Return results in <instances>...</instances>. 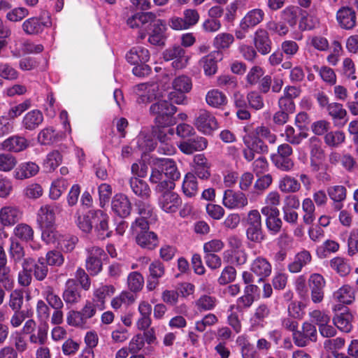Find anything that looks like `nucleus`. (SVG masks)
Listing matches in <instances>:
<instances>
[{
	"instance_id": "1",
	"label": "nucleus",
	"mask_w": 358,
	"mask_h": 358,
	"mask_svg": "<svg viewBox=\"0 0 358 358\" xmlns=\"http://www.w3.org/2000/svg\"><path fill=\"white\" fill-rule=\"evenodd\" d=\"M131 28L141 27L138 38L141 40L148 36V41L157 46H164L166 40V26L165 22L157 19L152 12L138 13L127 20Z\"/></svg>"
},
{
	"instance_id": "2",
	"label": "nucleus",
	"mask_w": 358,
	"mask_h": 358,
	"mask_svg": "<svg viewBox=\"0 0 358 358\" xmlns=\"http://www.w3.org/2000/svg\"><path fill=\"white\" fill-rule=\"evenodd\" d=\"M177 108L165 100H161L152 103L150 112L154 116L155 122L158 127H166L176 123L175 113Z\"/></svg>"
},
{
	"instance_id": "3",
	"label": "nucleus",
	"mask_w": 358,
	"mask_h": 358,
	"mask_svg": "<svg viewBox=\"0 0 358 358\" xmlns=\"http://www.w3.org/2000/svg\"><path fill=\"white\" fill-rule=\"evenodd\" d=\"M247 239L254 243L260 244L266 238L262 223V217L257 210L248 212L245 220Z\"/></svg>"
},
{
	"instance_id": "4",
	"label": "nucleus",
	"mask_w": 358,
	"mask_h": 358,
	"mask_svg": "<svg viewBox=\"0 0 358 358\" xmlns=\"http://www.w3.org/2000/svg\"><path fill=\"white\" fill-rule=\"evenodd\" d=\"M131 231L136 235V243L142 248L154 249L157 245V236L149 231V224L142 220H135L131 224Z\"/></svg>"
},
{
	"instance_id": "5",
	"label": "nucleus",
	"mask_w": 358,
	"mask_h": 358,
	"mask_svg": "<svg viewBox=\"0 0 358 358\" xmlns=\"http://www.w3.org/2000/svg\"><path fill=\"white\" fill-rule=\"evenodd\" d=\"M250 271L251 272L244 271L242 274L243 282L245 284L254 282L253 274L259 277L258 282H263L265 278L271 275L272 266L267 259L259 256L252 261L250 265Z\"/></svg>"
},
{
	"instance_id": "6",
	"label": "nucleus",
	"mask_w": 358,
	"mask_h": 358,
	"mask_svg": "<svg viewBox=\"0 0 358 358\" xmlns=\"http://www.w3.org/2000/svg\"><path fill=\"white\" fill-rule=\"evenodd\" d=\"M99 308L94 301H87L80 311L71 310L66 318L67 323L73 327H85L89 319L94 317Z\"/></svg>"
},
{
	"instance_id": "7",
	"label": "nucleus",
	"mask_w": 358,
	"mask_h": 358,
	"mask_svg": "<svg viewBox=\"0 0 358 358\" xmlns=\"http://www.w3.org/2000/svg\"><path fill=\"white\" fill-rule=\"evenodd\" d=\"M193 124L199 131L206 135L212 134L218 129V122L215 115L206 109L198 111Z\"/></svg>"
},
{
	"instance_id": "8",
	"label": "nucleus",
	"mask_w": 358,
	"mask_h": 358,
	"mask_svg": "<svg viewBox=\"0 0 358 358\" xmlns=\"http://www.w3.org/2000/svg\"><path fill=\"white\" fill-rule=\"evenodd\" d=\"M333 311L334 324L341 331L350 332L352 329L353 315L349 308L342 304H337L334 306Z\"/></svg>"
},
{
	"instance_id": "9",
	"label": "nucleus",
	"mask_w": 358,
	"mask_h": 358,
	"mask_svg": "<svg viewBox=\"0 0 358 358\" xmlns=\"http://www.w3.org/2000/svg\"><path fill=\"white\" fill-rule=\"evenodd\" d=\"M87 252L85 268L90 275H95L102 270V258L106 253L103 249L98 246L88 248Z\"/></svg>"
},
{
	"instance_id": "10",
	"label": "nucleus",
	"mask_w": 358,
	"mask_h": 358,
	"mask_svg": "<svg viewBox=\"0 0 358 358\" xmlns=\"http://www.w3.org/2000/svg\"><path fill=\"white\" fill-rule=\"evenodd\" d=\"M222 203L229 209H243L248 205V199L243 192L227 189L224 193Z\"/></svg>"
},
{
	"instance_id": "11",
	"label": "nucleus",
	"mask_w": 358,
	"mask_h": 358,
	"mask_svg": "<svg viewBox=\"0 0 358 358\" xmlns=\"http://www.w3.org/2000/svg\"><path fill=\"white\" fill-rule=\"evenodd\" d=\"M325 280L319 273L311 274L308 279L311 300L315 303L322 301L324 296Z\"/></svg>"
},
{
	"instance_id": "12",
	"label": "nucleus",
	"mask_w": 358,
	"mask_h": 358,
	"mask_svg": "<svg viewBox=\"0 0 358 358\" xmlns=\"http://www.w3.org/2000/svg\"><path fill=\"white\" fill-rule=\"evenodd\" d=\"M62 210V206L57 203L42 206L38 213V221L41 226L54 225L55 215L59 213Z\"/></svg>"
},
{
	"instance_id": "13",
	"label": "nucleus",
	"mask_w": 358,
	"mask_h": 358,
	"mask_svg": "<svg viewBox=\"0 0 358 358\" xmlns=\"http://www.w3.org/2000/svg\"><path fill=\"white\" fill-rule=\"evenodd\" d=\"M163 58L166 61L173 60V67L178 69L185 67L188 61V57L185 55V50L180 46H174L166 49L163 52Z\"/></svg>"
},
{
	"instance_id": "14",
	"label": "nucleus",
	"mask_w": 358,
	"mask_h": 358,
	"mask_svg": "<svg viewBox=\"0 0 358 358\" xmlns=\"http://www.w3.org/2000/svg\"><path fill=\"white\" fill-rule=\"evenodd\" d=\"M111 208L117 215L124 218L130 215L132 206L127 196L123 194H117L112 199Z\"/></svg>"
},
{
	"instance_id": "15",
	"label": "nucleus",
	"mask_w": 358,
	"mask_h": 358,
	"mask_svg": "<svg viewBox=\"0 0 358 358\" xmlns=\"http://www.w3.org/2000/svg\"><path fill=\"white\" fill-rule=\"evenodd\" d=\"M253 43L256 50L262 55H268L272 48L269 34L264 29H257L254 34Z\"/></svg>"
},
{
	"instance_id": "16",
	"label": "nucleus",
	"mask_w": 358,
	"mask_h": 358,
	"mask_svg": "<svg viewBox=\"0 0 358 358\" xmlns=\"http://www.w3.org/2000/svg\"><path fill=\"white\" fill-rule=\"evenodd\" d=\"M62 298L68 308L78 304L81 301L80 290L74 280H67Z\"/></svg>"
},
{
	"instance_id": "17",
	"label": "nucleus",
	"mask_w": 358,
	"mask_h": 358,
	"mask_svg": "<svg viewBox=\"0 0 358 358\" xmlns=\"http://www.w3.org/2000/svg\"><path fill=\"white\" fill-rule=\"evenodd\" d=\"M208 141L203 136H196L182 141L179 144V149L187 155H192L194 152L201 151L206 148Z\"/></svg>"
},
{
	"instance_id": "18",
	"label": "nucleus",
	"mask_w": 358,
	"mask_h": 358,
	"mask_svg": "<svg viewBox=\"0 0 358 358\" xmlns=\"http://www.w3.org/2000/svg\"><path fill=\"white\" fill-rule=\"evenodd\" d=\"M336 20L341 28L352 29L357 22L356 12L350 7H342L336 13Z\"/></svg>"
},
{
	"instance_id": "19",
	"label": "nucleus",
	"mask_w": 358,
	"mask_h": 358,
	"mask_svg": "<svg viewBox=\"0 0 358 358\" xmlns=\"http://www.w3.org/2000/svg\"><path fill=\"white\" fill-rule=\"evenodd\" d=\"M94 227L97 237L99 239L110 237L111 231L108 230L109 217L101 210H94Z\"/></svg>"
},
{
	"instance_id": "20",
	"label": "nucleus",
	"mask_w": 358,
	"mask_h": 358,
	"mask_svg": "<svg viewBox=\"0 0 358 358\" xmlns=\"http://www.w3.org/2000/svg\"><path fill=\"white\" fill-rule=\"evenodd\" d=\"M161 208L166 213H175L182 203L179 195L173 192L165 191L159 199Z\"/></svg>"
},
{
	"instance_id": "21",
	"label": "nucleus",
	"mask_w": 358,
	"mask_h": 358,
	"mask_svg": "<svg viewBox=\"0 0 358 358\" xmlns=\"http://www.w3.org/2000/svg\"><path fill=\"white\" fill-rule=\"evenodd\" d=\"M22 211L16 206H4L0 210V221L4 227L14 225L22 219Z\"/></svg>"
},
{
	"instance_id": "22",
	"label": "nucleus",
	"mask_w": 358,
	"mask_h": 358,
	"mask_svg": "<svg viewBox=\"0 0 358 358\" xmlns=\"http://www.w3.org/2000/svg\"><path fill=\"white\" fill-rule=\"evenodd\" d=\"M158 167V160L154 161V167L152 169L150 180L152 183H158L157 189L163 191L165 189H172L175 187V183L172 180H166L164 178L163 171Z\"/></svg>"
},
{
	"instance_id": "23",
	"label": "nucleus",
	"mask_w": 358,
	"mask_h": 358,
	"mask_svg": "<svg viewBox=\"0 0 358 358\" xmlns=\"http://www.w3.org/2000/svg\"><path fill=\"white\" fill-rule=\"evenodd\" d=\"M158 167L161 169V171H163L164 178L166 180H172L174 182L180 178V173L178 170L176 162L169 158H159Z\"/></svg>"
},
{
	"instance_id": "24",
	"label": "nucleus",
	"mask_w": 358,
	"mask_h": 358,
	"mask_svg": "<svg viewBox=\"0 0 358 358\" xmlns=\"http://www.w3.org/2000/svg\"><path fill=\"white\" fill-rule=\"evenodd\" d=\"M29 146V143L27 138L19 135L12 136L1 143L3 150L13 152H20L24 150Z\"/></svg>"
},
{
	"instance_id": "25",
	"label": "nucleus",
	"mask_w": 358,
	"mask_h": 358,
	"mask_svg": "<svg viewBox=\"0 0 358 358\" xmlns=\"http://www.w3.org/2000/svg\"><path fill=\"white\" fill-rule=\"evenodd\" d=\"M44 117L42 112L37 109L27 113L22 118V126L27 131L36 129L43 122Z\"/></svg>"
},
{
	"instance_id": "26",
	"label": "nucleus",
	"mask_w": 358,
	"mask_h": 358,
	"mask_svg": "<svg viewBox=\"0 0 358 358\" xmlns=\"http://www.w3.org/2000/svg\"><path fill=\"white\" fill-rule=\"evenodd\" d=\"M150 59V53L147 48L141 46L132 48L126 55L127 61L131 65L146 63Z\"/></svg>"
},
{
	"instance_id": "27",
	"label": "nucleus",
	"mask_w": 358,
	"mask_h": 358,
	"mask_svg": "<svg viewBox=\"0 0 358 358\" xmlns=\"http://www.w3.org/2000/svg\"><path fill=\"white\" fill-rule=\"evenodd\" d=\"M39 166L34 162H28L21 163L14 171V178L17 180H24L36 175Z\"/></svg>"
},
{
	"instance_id": "28",
	"label": "nucleus",
	"mask_w": 358,
	"mask_h": 358,
	"mask_svg": "<svg viewBox=\"0 0 358 358\" xmlns=\"http://www.w3.org/2000/svg\"><path fill=\"white\" fill-rule=\"evenodd\" d=\"M31 263H29V266L34 278L38 281L44 280L49 272L44 257H39L36 262L33 258H31Z\"/></svg>"
},
{
	"instance_id": "29",
	"label": "nucleus",
	"mask_w": 358,
	"mask_h": 358,
	"mask_svg": "<svg viewBox=\"0 0 358 358\" xmlns=\"http://www.w3.org/2000/svg\"><path fill=\"white\" fill-rule=\"evenodd\" d=\"M129 185L132 192L144 200L150 196V189L145 181L139 178L132 177L129 180Z\"/></svg>"
},
{
	"instance_id": "30",
	"label": "nucleus",
	"mask_w": 358,
	"mask_h": 358,
	"mask_svg": "<svg viewBox=\"0 0 358 358\" xmlns=\"http://www.w3.org/2000/svg\"><path fill=\"white\" fill-rule=\"evenodd\" d=\"M312 260V256L309 251L303 250L298 252L294 259V261L288 266V269L291 273H298L302 268L308 264Z\"/></svg>"
},
{
	"instance_id": "31",
	"label": "nucleus",
	"mask_w": 358,
	"mask_h": 358,
	"mask_svg": "<svg viewBox=\"0 0 358 358\" xmlns=\"http://www.w3.org/2000/svg\"><path fill=\"white\" fill-rule=\"evenodd\" d=\"M138 214L140 217L136 218L135 220H142L146 222L148 224L151 222L153 215V207L148 199L146 200H137L135 202Z\"/></svg>"
},
{
	"instance_id": "32",
	"label": "nucleus",
	"mask_w": 358,
	"mask_h": 358,
	"mask_svg": "<svg viewBox=\"0 0 358 358\" xmlns=\"http://www.w3.org/2000/svg\"><path fill=\"white\" fill-rule=\"evenodd\" d=\"M62 135L52 127H48L41 130L38 134V141L41 145H52L59 141Z\"/></svg>"
},
{
	"instance_id": "33",
	"label": "nucleus",
	"mask_w": 358,
	"mask_h": 358,
	"mask_svg": "<svg viewBox=\"0 0 358 358\" xmlns=\"http://www.w3.org/2000/svg\"><path fill=\"white\" fill-rule=\"evenodd\" d=\"M328 194L334 201V209L340 210L343 208L342 201L346 198V188L343 185H335L327 189Z\"/></svg>"
},
{
	"instance_id": "34",
	"label": "nucleus",
	"mask_w": 358,
	"mask_h": 358,
	"mask_svg": "<svg viewBox=\"0 0 358 358\" xmlns=\"http://www.w3.org/2000/svg\"><path fill=\"white\" fill-rule=\"evenodd\" d=\"M264 15V12L262 9L255 8L248 11L242 18L241 22L249 29H252L263 21Z\"/></svg>"
},
{
	"instance_id": "35",
	"label": "nucleus",
	"mask_w": 358,
	"mask_h": 358,
	"mask_svg": "<svg viewBox=\"0 0 358 358\" xmlns=\"http://www.w3.org/2000/svg\"><path fill=\"white\" fill-rule=\"evenodd\" d=\"M272 181L273 178L270 174L264 175L258 178L255 182L254 190L250 194V201L256 200L259 196L262 195L271 185Z\"/></svg>"
},
{
	"instance_id": "36",
	"label": "nucleus",
	"mask_w": 358,
	"mask_h": 358,
	"mask_svg": "<svg viewBox=\"0 0 358 358\" xmlns=\"http://www.w3.org/2000/svg\"><path fill=\"white\" fill-rule=\"evenodd\" d=\"M302 13L306 14V12L299 7L289 6L281 12V17L290 27H294L298 22L299 17L302 15Z\"/></svg>"
},
{
	"instance_id": "37",
	"label": "nucleus",
	"mask_w": 358,
	"mask_h": 358,
	"mask_svg": "<svg viewBox=\"0 0 358 358\" xmlns=\"http://www.w3.org/2000/svg\"><path fill=\"white\" fill-rule=\"evenodd\" d=\"M206 101L211 107L220 108L227 103V98L223 92L213 89L206 94Z\"/></svg>"
},
{
	"instance_id": "38",
	"label": "nucleus",
	"mask_w": 358,
	"mask_h": 358,
	"mask_svg": "<svg viewBox=\"0 0 358 358\" xmlns=\"http://www.w3.org/2000/svg\"><path fill=\"white\" fill-rule=\"evenodd\" d=\"M329 266L341 276H346L351 271L349 261L342 257H336L329 261Z\"/></svg>"
},
{
	"instance_id": "39",
	"label": "nucleus",
	"mask_w": 358,
	"mask_h": 358,
	"mask_svg": "<svg viewBox=\"0 0 358 358\" xmlns=\"http://www.w3.org/2000/svg\"><path fill=\"white\" fill-rule=\"evenodd\" d=\"M220 56V53L216 51L211 52L201 59V64L203 66L206 75L212 76L216 73L217 69V61Z\"/></svg>"
},
{
	"instance_id": "40",
	"label": "nucleus",
	"mask_w": 358,
	"mask_h": 358,
	"mask_svg": "<svg viewBox=\"0 0 358 358\" xmlns=\"http://www.w3.org/2000/svg\"><path fill=\"white\" fill-rule=\"evenodd\" d=\"M137 148L143 153L150 152L155 148V143L152 137L145 131H142L135 139Z\"/></svg>"
},
{
	"instance_id": "41",
	"label": "nucleus",
	"mask_w": 358,
	"mask_h": 358,
	"mask_svg": "<svg viewBox=\"0 0 358 358\" xmlns=\"http://www.w3.org/2000/svg\"><path fill=\"white\" fill-rule=\"evenodd\" d=\"M182 192L187 197H193L197 194L198 185L194 174L187 173L182 183Z\"/></svg>"
},
{
	"instance_id": "42",
	"label": "nucleus",
	"mask_w": 358,
	"mask_h": 358,
	"mask_svg": "<svg viewBox=\"0 0 358 358\" xmlns=\"http://www.w3.org/2000/svg\"><path fill=\"white\" fill-rule=\"evenodd\" d=\"M45 24L38 17H30L22 24L23 31L28 35L41 33Z\"/></svg>"
},
{
	"instance_id": "43",
	"label": "nucleus",
	"mask_w": 358,
	"mask_h": 358,
	"mask_svg": "<svg viewBox=\"0 0 358 358\" xmlns=\"http://www.w3.org/2000/svg\"><path fill=\"white\" fill-rule=\"evenodd\" d=\"M301 185L296 179L285 176L279 182V189L284 193H295L299 191Z\"/></svg>"
},
{
	"instance_id": "44",
	"label": "nucleus",
	"mask_w": 358,
	"mask_h": 358,
	"mask_svg": "<svg viewBox=\"0 0 358 358\" xmlns=\"http://www.w3.org/2000/svg\"><path fill=\"white\" fill-rule=\"evenodd\" d=\"M29 263H31V257L24 259L22 264V269L18 273V283L23 287L29 286L32 281V273L30 270Z\"/></svg>"
},
{
	"instance_id": "45",
	"label": "nucleus",
	"mask_w": 358,
	"mask_h": 358,
	"mask_svg": "<svg viewBox=\"0 0 358 358\" xmlns=\"http://www.w3.org/2000/svg\"><path fill=\"white\" fill-rule=\"evenodd\" d=\"M13 234L17 238L28 242L34 238V230L29 224L20 223L14 228Z\"/></svg>"
},
{
	"instance_id": "46",
	"label": "nucleus",
	"mask_w": 358,
	"mask_h": 358,
	"mask_svg": "<svg viewBox=\"0 0 358 358\" xmlns=\"http://www.w3.org/2000/svg\"><path fill=\"white\" fill-rule=\"evenodd\" d=\"M43 296L45 299L48 305L54 309H62L64 307V303L61 298L55 293L54 289L51 286H47L43 292Z\"/></svg>"
},
{
	"instance_id": "47",
	"label": "nucleus",
	"mask_w": 358,
	"mask_h": 358,
	"mask_svg": "<svg viewBox=\"0 0 358 358\" xmlns=\"http://www.w3.org/2000/svg\"><path fill=\"white\" fill-rule=\"evenodd\" d=\"M334 296L339 302L345 304H350L355 300V294L352 288L346 285L336 292Z\"/></svg>"
},
{
	"instance_id": "48",
	"label": "nucleus",
	"mask_w": 358,
	"mask_h": 358,
	"mask_svg": "<svg viewBox=\"0 0 358 358\" xmlns=\"http://www.w3.org/2000/svg\"><path fill=\"white\" fill-rule=\"evenodd\" d=\"M324 140L328 146L336 148L345 141V136L342 131H329L324 135Z\"/></svg>"
},
{
	"instance_id": "49",
	"label": "nucleus",
	"mask_w": 358,
	"mask_h": 358,
	"mask_svg": "<svg viewBox=\"0 0 358 358\" xmlns=\"http://www.w3.org/2000/svg\"><path fill=\"white\" fill-rule=\"evenodd\" d=\"M302 209L304 212L303 220L305 224H310L315 219V205L310 198L305 199L302 202Z\"/></svg>"
},
{
	"instance_id": "50",
	"label": "nucleus",
	"mask_w": 358,
	"mask_h": 358,
	"mask_svg": "<svg viewBox=\"0 0 358 358\" xmlns=\"http://www.w3.org/2000/svg\"><path fill=\"white\" fill-rule=\"evenodd\" d=\"M310 158L322 160L324 158V151L322 148V141L317 137L313 136L309 139Z\"/></svg>"
},
{
	"instance_id": "51",
	"label": "nucleus",
	"mask_w": 358,
	"mask_h": 358,
	"mask_svg": "<svg viewBox=\"0 0 358 358\" xmlns=\"http://www.w3.org/2000/svg\"><path fill=\"white\" fill-rule=\"evenodd\" d=\"M285 134L286 141L292 145H299L308 137V134L303 131L296 134L294 128L292 126L286 127Z\"/></svg>"
},
{
	"instance_id": "52",
	"label": "nucleus",
	"mask_w": 358,
	"mask_h": 358,
	"mask_svg": "<svg viewBox=\"0 0 358 358\" xmlns=\"http://www.w3.org/2000/svg\"><path fill=\"white\" fill-rule=\"evenodd\" d=\"M94 210L89 211L86 215L78 217V227L85 233H90L94 227Z\"/></svg>"
},
{
	"instance_id": "53",
	"label": "nucleus",
	"mask_w": 358,
	"mask_h": 358,
	"mask_svg": "<svg viewBox=\"0 0 358 358\" xmlns=\"http://www.w3.org/2000/svg\"><path fill=\"white\" fill-rule=\"evenodd\" d=\"M234 37L229 33H221L217 34L213 40V45L218 50L229 48L233 43Z\"/></svg>"
},
{
	"instance_id": "54",
	"label": "nucleus",
	"mask_w": 358,
	"mask_h": 358,
	"mask_svg": "<svg viewBox=\"0 0 358 358\" xmlns=\"http://www.w3.org/2000/svg\"><path fill=\"white\" fill-rule=\"evenodd\" d=\"M127 283L128 287L131 292H138L143 288L144 278L140 273L134 271L129 275L127 278Z\"/></svg>"
},
{
	"instance_id": "55",
	"label": "nucleus",
	"mask_w": 358,
	"mask_h": 358,
	"mask_svg": "<svg viewBox=\"0 0 358 358\" xmlns=\"http://www.w3.org/2000/svg\"><path fill=\"white\" fill-rule=\"evenodd\" d=\"M216 305V299L213 296L203 294L195 301V306L199 311L210 310Z\"/></svg>"
},
{
	"instance_id": "56",
	"label": "nucleus",
	"mask_w": 358,
	"mask_h": 358,
	"mask_svg": "<svg viewBox=\"0 0 358 358\" xmlns=\"http://www.w3.org/2000/svg\"><path fill=\"white\" fill-rule=\"evenodd\" d=\"M173 90L182 92L184 93L189 92L192 87L191 79L186 76H180L176 78L172 83Z\"/></svg>"
},
{
	"instance_id": "57",
	"label": "nucleus",
	"mask_w": 358,
	"mask_h": 358,
	"mask_svg": "<svg viewBox=\"0 0 358 358\" xmlns=\"http://www.w3.org/2000/svg\"><path fill=\"white\" fill-rule=\"evenodd\" d=\"M253 134L256 135L257 137L271 144H274L277 141L276 135L273 134L268 127L264 125L256 127Z\"/></svg>"
},
{
	"instance_id": "58",
	"label": "nucleus",
	"mask_w": 358,
	"mask_h": 358,
	"mask_svg": "<svg viewBox=\"0 0 358 358\" xmlns=\"http://www.w3.org/2000/svg\"><path fill=\"white\" fill-rule=\"evenodd\" d=\"M15 157L8 153L0 154V171L8 172L17 164Z\"/></svg>"
},
{
	"instance_id": "59",
	"label": "nucleus",
	"mask_w": 358,
	"mask_h": 358,
	"mask_svg": "<svg viewBox=\"0 0 358 358\" xmlns=\"http://www.w3.org/2000/svg\"><path fill=\"white\" fill-rule=\"evenodd\" d=\"M17 71L8 63L0 62V78L13 81L17 79Z\"/></svg>"
},
{
	"instance_id": "60",
	"label": "nucleus",
	"mask_w": 358,
	"mask_h": 358,
	"mask_svg": "<svg viewBox=\"0 0 358 358\" xmlns=\"http://www.w3.org/2000/svg\"><path fill=\"white\" fill-rule=\"evenodd\" d=\"M327 110L333 120H343L347 115V111L343 105L337 102L331 103Z\"/></svg>"
},
{
	"instance_id": "61",
	"label": "nucleus",
	"mask_w": 358,
	"mask_h": 358,
	"mask_svg": "<svg viewBox=\"0 0 358 358\" xmlns=\"http://www.w3.org/2000/svg\"><path fill=\"white\" fill-rule=\"evenodd\" d=\"M45 262L48 266H61L64 262V257L61 252L57 250L48 251L44 257Z\"/></svg>"
},
{
	"instance_id": "62",
	"label": "nucleus",
	"mask_w": 358,
	"mask_h": 358,
	"mask_svg": "<svg viewBox=\"0 0 358 358\" xmlns=\"http://www.w3.org/2000/svg\"><path fill=\"white\" fill-rule=\"evenodd\" d=\"M31 106V101L26 99L24 101L11 107L8 111L6 116L9 120H15L19 117L22 113L28 110Z\"/></svg>"
},
{
	"instance_id": "63",
	"label": "nucleus",
	"mask_w": 358,
	"mask_h": 358,
	"mask_svg": "<svg viewBox=\"0 0 358 358\" xmlns=\"http://www.w3.org/2000/svg\"><path fill=\"white\" fill-rule=\"evenodd\" d=\"M279 215L280 213H277L270 218H266V229L272 235H276L281 231L282 221L279 217Z\"/></svg>"
},
{
	"instance_id": "64",
	"label": "nucleus",
	"mask_w": 358,
	"mask_h": 358,
	"mask_svg": "<svg viewBox=\"0 0 358 358\" xmlns=\"http://www.w3.org/2000/svg\"><path fill=\"white\" fill-rule=\"evenodd\" d=\"M358 254V228L353 229L348 238V255L353 257Z\"/></svg>"
}]
</instances>
